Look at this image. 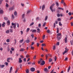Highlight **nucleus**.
Segmentation results:
<instances>
[{
    "label": "nucleus",
    "mask_w": 73,
    "mask_h": 73,
    "mask_svg": "<svg viewBox=\"0 0 73 73\" xmlns=\"http://www.w3.org/2000/svg\"><path fill=\"white\" fill-rule=\"evenodd\" d=\"M71 26H73V23L71 22Z\"/></svg>",
    "instance_id": "774afa93"
},
{
    "label": "nucleus",
    "mask_w": 73,
    "mask_h": 73,
    "mask_svg": "<svg viewBox=\"0 0 73 73\" xmlns=\"http://www.w3.org/2000/svg\"><path fill=\"white\" fill-rule=\"evenodd\" d=\"M68 14L70 15H72V13H71L70 12H69V13H68Z\"/></svg>",
    "instance_id": "338daca9"
},
{
    "label": "nucleus",
    "mask_w": 73,
    "mask_h": 73,
    "mask_svg": "<svg viewBox=\"0 0 73 73\" xmlns=\"http://www.w3.org/2000/svg\"><path fill=\"white\" fill-rule=\"evenodd\" d=\"M24 51H25V49L24 48H21L20 50V51L21 52H24Z\"/></svg>",
    "instance_id": "1a4fd4ad"
},
{
    "label": "nucleus",
    "mask_w": 73,
    "mask_h": 73,
    "mask_svg": "<svg viewBox=\"0 0 73 73\" xmlns=\"http://www.w3.org/2000/svg\"><path fill=\"white\" fill-rule=\"evenodd\" d=\"M11 24L13 26L14 25V26H13V28L14 29H15V28H16V25H17V23H12Z\"/></svg>",
    "instance_id": "f03ea898"
},
{
    "label": "nucleus",
    "mask_w": 73,
    "mask_h": 73,
    "mask_svg": "<svg viewBox=\"0 0 73 73\" xmlns=\"http://www.w3.org/2000/svg\"><path fill=\"white\" fill-rule=\"evenodd\" d=\"M66 52H67V51L66 50H65V51H64V52L63 53V54H65V53H66Z\"/></svg>",
    "instance_id": "8fccbe9b"
},
{
    "label": "nucleus",
    "mask_w": 73,
    "mask_h": 73,
    "mask_svg": "<svg viewBox=\"0 0 73 73\" xmlns=\"http://www.w3.org/2000/svg\"><path fill=\"white\" fill-rule=\"evenodd\" d=\"M57 16L58 17L60 16V15L59 13H58L57 14Z\"/></svg>",
    "instance_id": "09e8293b"
},
{
    "label": "nucleus",
    "mask_w": 73,
    "mask_h": 73,
    "mask_svg": "<svg viewBox=\"0 0 73 73\" xmlns=\"http://www.w3.org/2000/svg\"><path fill=\"white\" fill-rule=\"evenodd\" d=\"M30 31L31 32H32L33 33L35 32V33H36V30H33V29H32Z\"/></svg>",
    "instance_id": "20e7f679"
},
{
    "label": "nucleus",
    "mask_w": 73,
    "mask_h": 73,
    "mask_svg": "<svg viewBox=\"0 0 73 73\" xmlns=\"http://www.w3.org/2000/svg\"><path fill=\"white\" fill-rule=\"evenodd\" d=\"M3 0H0V5H1V4L2 2H3Z\"/></svg>",
    "instance_id": "58836bf2"
},
{
    "label": "nucleus",
    "mask_w": 73,
    "mask_h": 73,
    "mask_svg": "<svg viewBox=\"0 0 73 73\" xmlns=\"http://www.w3.org/2000/svg\"><path fill=\"white\" fill-rule=\"evenodd\" d=\"M10 31L11 32H13V29H11Z\"/></svg>",
    "instance_id": "c03bdc74"
},
{
    "label": "nucleus",
    "mask_w": 73,
    "mask_h": 73,
    "mask_svg": "<svg viewBox=\"0 0 73 73\" xmlns=\"http://www.w3.org/2000/svg\"><path fill=\"white\" fill-rule=\"evenodd\" d=\"M37 33H39L40 32V29L38 28L37 29Z\"/></svg>",
    "instance_id": "dca6fc26"
},
{
    "label": "nucleus",
    "mask_w": 73,
    "mask_h": 73,
    "mask_svg": "<svg viewBox=\"0 0 73 73\" xmlns=\"http://www.w3.org/2000/svg\"><path fill=\"white\" fill-rule=\"evenodd\" d=\"M6 7L7 8H8V7H9V5H8V4H7V3H6Z\"/></svg>",
    "instance_id": "c9c22d12"
},
{
    "label": "nucleus",
    "mask_w": 73,
    "mask_h": 73,
    "mask_svg": "<svg viewBox=\"0 0 73 73\" xmlns=\"http://www.w3.org/2000/svg\"><path fill=\"white\" fill-rule=\"evenodd\" d=\"M40 62H43V61L42 60V58H40Z\"/></svg>",
    "instance_id": "4d7b16f0"
},
{
    "label": "nucleus",
    "mask_w": 73,
    "mask_h": 73,
    "mask_svg": "<svg viewBox=\"0 0 73 73\" xmlns=\"http://www.w3.org/2000/svg\"><path fill=\"white\" fill-rule=\"evenodd\" d=\"M14 9V7H11L9 9V11H12V10H13Z\"/></svg>",
    "instance_id": "9b49d317"
},
{
    "label": "nucleus",
    "mask_w": 73,
    "mask_h": 73,
    "mask_svg": "<svg viewBox=\"0 0 73 73\" xmlns=\"http://www.w3.org/2000/svg\"><path fill=\"white\" fill-rule=\"evenodd\" d=\"M55 49H56V46L54 45L53 46V49L54 50H55Z\"/></svg>",
    "instance_id": "49530a36"
},
{
    "label": "nucleus",
    "mask_w": 73,
    "mask_h": 73,
    "mask_svg": "<svg viewBox=\"0 0 73 73\" xmlns=\"http://www.w3.org/2000/svg\"><path fill=\"white\" fill-rule=\"evenodd\" d=\"M59 26H62V24L61 23V22H59Z\"/></svg>",
    "instance_id": "c756f323"
},
{
    "label": "nucleus",
    "mask_w": 73,
    "mask_h": 73,
    "mask_svg": "<svg viewBox=\"0 0 73 73\" xmlns=\"http://www.w3.org/2000/svg\"><path fill=\"white\" fill-rule=\"evenodd\" d=\"M7 24L8 25H9L10 24V21L9 20H8L7 21Z\"/></svg>",
    "instance_id": "9d476101"
},
{
    "label": "nucleus",
    "mask_w": 73,
    "mask_h": 73,
    "mask_svg": "<svg viewBox=\"0 0 73 73\" xmlns=\"http://www.w3.org/2000/svg\"><path fill=\"white\" fill-rule=\"evenodd\" d=\"M23 41H24L23 39L19 41V42H20V43H21V42H23Z\"/></svg>",
    "instance_id": "473e14b6"
},
{
    "label": "nucleus",
    "mask_w": 73,
    "mask_h": 73,
    "mask_svg": "<svg viewBox=\"0 0 73 73\" xmlns=\"http://www.w3.org/2000/svg\"><path fill=\"white\" fill-rule=\"evenodd\" d=\"M12 66L10 68L9 73H11L12 72Z\"/></svg>",
    "instance_id": "a211bd4d"
},
{
    "label": "nucleus",
    "mask_w": 73,
    "mask_h": 73,
    "mask_svg": "<svg viewBox=\"0 0 73 73\" xmlns=\"http://www.w3.org/2000/svg\"><path fill=\"white\" fill-rule=\"evenodd\" d=\"M25 15V14H23L22 15V18H24V16Z\"/></svg>",
    "instance_id": "0e129e2a"
},
{
    "label": "nucleus",
    "mask_w": 73,
    "mask_h": 73,
    "mask_svg": "<svg viewBox=\"0 0 73 73\" xmlns=\"http://www.w3.org/2000/svg\"><path fill=\"white\" fill-rule=\"evenodd\" d=\"M55 4H56V5H57V7H58V5H59V4L58 3V2H56Z\"/></svg>",
    "instance_id": "cd10ccee"
},
{
    "label": "nucleus",
    "mask_w": 73,
    "mask_h": 73,
    "mask_svg": "<svg viewBox=\"0 0 73 73\" xmlns=\"http://www.w3.org/2000/svg\"><path fill=\"white\" fill-rule=\"evenodd\" d=\"M34 44H35V43L33 42H32L31 44V46H33Z\"/></svg>",
    "instance_id": "6e6d98bb"
},
{
    "label": "nucleus",
    "mask_w": 73,
    "mask_h": 73,
    "mask_svg": "<svg viewBox=\"0 0 73 73\" xmlns=\"http://www.w3.org/2000/svg\"><path fill=\"white\" fill-rule=\"evenodd\" d=\"M44 71H45V72H46L47 73L48 72V69H47L46 68H44Z\"/></svg>",
    "instance_id": "6e6552de"
},
{
    "label": "nucleus",
    "mask_w": 73,
    "mask_h": 73,
    "mask_svg": "<svg viewBox=\"0 0 73 73\" xmlns=\"http://www.w3.org/2000/svg\"><path fill=\"white\" fill-rule=\"evenodd\" d=\"M41 24L40 23L38 25V28H40V27H41Z\"/></svg>",
    "instance_id": "3c124183"
},
{
    "label": "nucleus",
    "mask_w": 73,
    "mask_h": 73,
    "mask_svg": "<svg viewBox=\"0 0 73 73\" xmlns=\"http://www.w3.org/2000/svg\"><path fill=\"white\" fill-rule=\"evenodd\" d=\"M70 70V66H69V67L68 68V72H69V70Z\"/></svg>",
    "instance_id": "412c9836"
},
{
    "label": "nucleus",
    "mask_w": 73,
    "mask_h": 73,
    "mask_svg": "<svg viewBox=\"0 0 73 73\" xmlns=\"http://www.w3.org/2000/svg\"><path fill=\"white\" fill-rule=\"evenodd\" d=\"M54 59V61H56V60H57V58H56V56H55Z\"/></svg>",
    "instance_id": "a19ab883"
},
{
    "label": "nucleus",
    "mask_w": 73,
    "mask_h": 73,
    "mask_svg": "<svg viewBox=\"0 0 73 73\" xmlns=\"http://www.w3.org/2000/svg\"><path fill=\"white\" fill-rule=\"evenodd\" d=\"M47 19H48V16H46L45 17V21H46V20H47Z\"/></svg>",
    "instance_id": "4c0bfd02"
},
{
    "label": "nucleus",
    "mask_w": 73,
    "mask_h": 73,
    "mask_svg": "<svg viewBox=\"0 0 73 73\" xmlns=\"http://www.w3.org/2000/svg\"><path fill=\"white\" fill-rule=\"evenodd\" d=\"M57 37H60V36H61V33H59L57 34Z\"/></svg>",
    "instance_id": "393cba45"
},
{
    "label": "nucleus",
    "mask_w": 73,
    "mask_h": 73,
    "mask_svg": "<svg viewBox=\"0 0 73 73\" xmlns=\"http://www.w3.org/2000/svg\"><path fill=\"white\" fill-rule=\"evenodd\" d=\"M26 57H27V58H28V57H30V56H29V55H27L26 56Z\"/></svg>",
    "instance_id": "a18cd8bd"
},
{
    "label": "nucleus",
    "mask_w": 73,
    "mask_h": 73,
    "mask_svg": "<svg viewBox=\"0 0 73 73\" xmlns=\"http://www.w3.org/2000/svg\"><path fill=\"white\" fill-rule=\"evenodd\" d=\"M1 9L0 8V14H2V13H4V11H3V10H1Z\"/></svg>",
    "instance_id": "0eeeda50"
},
{
    "label": "nucleus",
    "mask_w": 73,
    "mask_h": 73,
    "mask_svg": "<svg viewBox=\"0 0 73 73\" xmlns=\"http://www.w3.org/2000/svg\"><path fill=\"white\" fill-rule=\"evenodd\" d=\"M39 45H40V44H39V43H37V46H38V47L39 46Z\"/></svg>",
    "instance_id": "bf43d9fd"
},
{
    "label": "nucleus",
    "mask_w": 73,
    "mask_h": 73,
    "mask_svg": "<svg viewBox=\"0 0 73 73\" xmlns=\"http://www.w3.org/2000/svg\"><path fill=\"white\" fill-rule=\"evenodd\" d=\"M11 58H7V62H10V61H9V60H11Z\"/></svg>",
    "instance_id": "423d86ee"
},
{
    "label": "nucleus",
    "mask_w": 73,
    "mask_h": 73,
    "mask_svg": "<svg viewBox=\"0 0 73 73\" xmlns=\"http://www.w3.org/2000/svg\"><path fill=\"white\" fill-rule=\"evenodd\" d=\"M64 41H65V43H66V42H67V41H68V39H67V37H66L65 38V39H64Z\"/></svg>",
    "instance_id": "ddd939ff"
},
{
    "label": "nucleus",
    "mask_w": 73,
    "mask_h": 73,
    "mask_svg": "<svg viewBox=\"0 0 73 73\" xmlns=\"http://www.w3.org/2000/svg\"><path fill=\"white\" fill-rule=\"evenodd\" d=\"M31 49L32 50H33V49H35V47H34L33 46H31Z\"/></svg>",
    "instance_id": "bb28decb"
},
{
    "label": "nucleus",
    "mask_w": 73,
    "mask_h": 73,
    "mask_svg": "<svg viewBox=\"0 0 73 73\" xmlns=\"http://www.w3.org/2000/svg\"><path fill=\"white\" fill-rule=\"evenodd\" d=\"M57 38H58V40H60L61 39L60 36H59V37L57 36Z\"/></svg>",
    "instance_id": "b1692460"
},
{
    "label": "nucleus",
    "mask_w": 73,
    "mask_h": 73,
    "mask_svg": "<svg viewBox=\"0 0 73 73\" xmlns=\"http://www.w3.org/2000/svg\"><path fill=\"white\" fill-rule=\"evenodd\" d=\"M31 36L32 37V38H33V37H34V35L32 34Z\"/></svg>",
    "instance_id": "e2e57ef3"
},
{
    "label": "nucleus",
    "mask_w": 73,
    "mask_h": 73,
    "mask_svg": "<svg viewBox=\"0 0 73 73\" xmlns=\"http://www.w3.org/2000/svg\"><path fill=\"white\" fill-rule=\"evenodd\" d=\"M47 33H50V31L49 30H47Z\"/></svg>",
    "instance_id": "13d9d810"
},
{
    "label": "nucleus",
    "mask_w": 73,
    "mask_h": 73,
    "mask_svg": "<svg viewBox=\"0 0 73 73\" xmlns=\"http://www.w3.org/2000/svg\"><path fill=\"white\" fill-rule=\"evenodd\" d=\"M14 15L15 16H16L17 15V12L15 11L14 13Z\"/></svg>",
    "instance_id": "ea45409f"
},
{
    "label": "nucleus",
    "mask_w": 73,
    "mask_h": 73,
    "mask_svg": "<svg viewBox=\"0 0 73 73\" xmlns=\"http://www.w3.org/2000/svg\"><path fill=\"white\" fill-rule=\"evenodd\" d=\"M58 21H61V18H58V19H57Z\"/></svg>",
    "instance_id": "de8ad7c7"
},
{
    "label": "nucleus",
    "mask_w": 73,
    "mask_h": 73,
    "mask_svg": "<svg viewBox=\"0 0 73 73\" xmlns=\"http://www.w3.org/2000/svg\"><path fill=\"white\" fill-rule=\"evenodd\" d=\"M54 5H55L54 3H53L52 5L50 7V9L51 10V11L52 12H53V11H54V10L52 9V8H53V6H54Z\"/></svg>",
    "instance_id": "f257e3e1"
},
{
    "label": "nucleus",
    "mask_w": 73,
    "mask_h": 73,
    "mask_svg": "<svg viewBox=\"0 0 73 73\" xmlns=\"http://www.w3.org/2000/svg\"><path fill=\"white\" fill-rule=\"evenodd\" d=\"M26 72L27 73H29V70H28V69H27L26 70Z\"/></svg>",
    "instance_id": "aec40b11"
},
{
    "label": "nucleus",
    "mask_w": 73,
    "mask_h": 73,
    "mask_svg": "<svg viewBox=\"0 0 73 73\" xmlns=\"http://www.w3.org/2000/svg\"><path fill=\"white\" fill-rule=\"evenodd\" d=\"M45 61H43L40 64V65L42 66L43 65H45Z\"/></svg>",
    "instance_id": "39448f33"
},
{
    "label": "nucleus",
    "mask_w": 73,
    "mask_h": 73,
    "mask_svg": "<svg viewBox=\"0 0 73 73\" xmlns=\"http://www.w3.org/2000/svg\"><path fill=\"white\" fill-rule=\"evenodd\" d=\"M30 70L31 72H35V68L33 67L31 68Z\"/></svg>",
    "instance_id": "7ed1b4c3"
},
{
    "label": "nucleus",
    "mask_w": 73,
    "mask_h": 73,
    "mask_svg": "<svg viewBox=\"0 0 73 73\" xmlns=\"http://www.w3.org/2000/svg\"><path fill=\"white\" fill-rule=\"evenodd\" d=\"M52 59L50 58L49 59V62H52Z\"/></svg>",
    "instance_id": "f704fd0d"
},
{
    "label": "nucleus",
    "mask_w": 73,
    "mask_h": 73,
    "mask_svg": "<svg viewBox=\"0 0 73 73\" xmlns=\"http://www.w3.org/2000/svg\"><path fill=\"white\" fill-rule=\"evenodd\" d=\"M49 56V54H46L45 56H46V60H47V58H48V56Z\"/></svg>",
    "instance_id": "f3484780"
},
{
    "label": "nucleus",
    "mask_w": 73,
    "mask_h": 73,
    "mask_svg": "<svg viewBox=\"0 0 73 73\" xmlns=\"http://www.w3.org/2000/svg\"><path fill=\"white\" fill-rule=\"evenodd\" d=\"M31 11L29 10L27 11V14H28V13H30V12Z\"/></svg>",
    "instance_id": "5fc2aeb1"
},
{
    "label": "nucleus",
    "mask_w": 73,
    "mask_h": 73,
    "mask_svg": "<svg viewBox=\"0 0 73 73\" xmlns=\"http://www.w3.org/2000/svg\"><path fill=\"white\" fill-rule=\"evenodd\" d=\"M4 66H5V65H2L1 66V69H3V68Z\"/></svg>",
    "instance_id": "a878e982"
},
{
    "label": "nucleus",
    "mask_w": 73,
    "mask_h": 73,
    "mask_svg": "<svg viewBox=\"0 0 73 73\" xmlns=\"http://www.w3.org/2000/svg\"><path fill=\"white\" fill-rule=\"evenodd\" d=\"M42 38H43V40H44V39H45V35H43Z\"/></svg>",
    "instance_id": "79ce46f5"
},
{
    "label": "nucleus",
    "mask_w": 73,
    "mask_h": 73,
    "mask_svg": "<svg viewBox=\"0 0 73 73\" xmlns=\"http://www.w3.org/2000/svg\"><path fill=\"white\" fill-rule=\"evenodd\" d=\"M46 25V22H44L43 25V27H45Z\"/></svg>",
    "instance_id": "37998d69"
},
{
    "label": "nucleus",
    "mask_w": 73,
    "mask_h": 73,
    "mask_svg": "<svg viewBox=\"0 0 73 73\" xmlns=\"http://www.w3.org/2000/svg\"><path fill=\"white\" fill-rule=\"evenodd\" d=\"M73 17H71L69 19V20H72V19H73Z\"/></svg>",
    "instance_id": "052dcab7"
},
{
    "label": "nucleus",
    "mask_w": 73,
    "mask_h": 73,
    "mask_svg": "<svg viewBox=\"0 0 73 73\" xmlns=\"http://www.w3.org/2000/svg\"><path fill=\"white\" fill-rule=\"evenodd\" d=\"M57 31H56V33H58V32H59V29L58 28H57Z\"/></svg>",
    "instance_id": "4be33fe9"
},
{
    "label": "nucleus",
    "mask_w": 73,
    "mask_h": 73,
    "mask_svg": "<svg viewBox=\"0 0 73 73\" xmlns=\"http://www.w3.org/2000/svg\"><path fill=\"white\" fill-rule=\"evenodd\" d=\"M33 24H34V22L32 23L30 25V27H31V26H32V25H33Z\"/></svg>",
    "instance_id": "2f4dec72"
},
{
    "label": "nucleus",
    "mask_w": 73,
    "mask_h": 73,
    "mask_svg": "<svg viewBox=\"0 0 73 73\" xmlns=\"http://www.w3.org/2000/svg\"><path fill=\"white\" fill-rule=\"evenodd\" d=\"M12 19H14V18H15V16L13 14L12 15Z\"/></svg>",
    "instance_id": "72a5a7b5"
},
{
    "label": "nucleus",
    "mask_w": 73,
    "mask_h": 73,
    "mask_svg": "<svg viewBox=\"0 0 73 73\" xmlns=\"http://www.w3.org/2000/svg\"><path fill=\"white\" fill-rule=\"evenodd\" d=\"M6 41L7 42H9V41H10L9 39H7V40H6Z\"/></svg>",
    "instance_id": "864d4df0"
},
{
    "label": "nucleus",
    "mask_w": 73,
    "mask_h": 73,
    "mask_svg": "<svg viewBox=\"0 0 73 73\" xmlns=\"http://www.w3.org/2000/svg\"><path fill=\"white\" fill-rule=\"evenodd\" d=\"M50 68H51V66H50L48 67V69H50Z\"/></svg>",
    "instance_id": "680f3d73"
},
{
    "label": "nucleus",
    "mask_w": 73,
    "mask_h": 73,
    "mask_svg": "<svg viewBox=\"0 0 73 73\" xmlns=\"http://www.w3.org/2000/svg\"><path fill=\"white\" fill-rule=\"evenodd\" d=\"M19 62L20 63H21V62H22V60H21V59L20 58H19Z\"/></svg>",
    "instance_id": "6ab92c4d"
},
{
    "label": "nucleus",
    "mask_w": 73,
    "mask_h": 73,
    "mask_svg": "<svg viewBox=\"0 0 73 73\" xmlns=\"http://www.w3.org/2000/svg\"><path fill=\"white\" fill-rule=\"evenodd\" d=\"M36 20L37 21V20H39V18H38V17H37L36 18Z\"/></svg>",
    "instance_id": "69168bd1"
},
{
    "label": "nucleus",
    "mask_w": 73,
    "mask_h": 73,
    "mask_svg": "<svg viewBox=\"0 0 73 73\" xmlns=\"http://www.w3.org/2000/svg\"><path fill=\"white\" fill-rule=\"evenodd\" d=\"M45 5H42V11H43V10H44V9H45Z\"/></svg>",
    "instance_id": "f8f14e48"
},
{
    "label": "nucleus",
    "mask_w": 73,
    "mask_h": 73,
    "mask_svg": "<svg viewBox=\"0 0 73 73\" xmlns=\"http://www.w3.org/2000/svg\"><path fill=\"white\" fill-rule=\"evenodd\" d=\"M29 30H30V29H29V28H28L27 29V32H29Z\"/></svg>",
    "instance_id": "c85d7f7f"
},
{
    "label": "nucleus",
    "mask_w": 73,
    "mask_h": 73,
    "mask_svg": "<svg viewBox=\"0 0 73 73\" xmlns=\"http://www.w3.org/2000/svg\"><path fill=\"white\" fill-rule=\"evenodd\" d=\"M26 42L27 43H29L30 42V40H26Z\"/></svg>",
    "instance_id": "4468645a"
},
{
    "label": "nucleus",
    "mask_w": 73,
    "mask_h": 73,
    "mask_svg": "<svg viewBox=\"0 0 73 73\" xmlns=\"http://www.w3.org/2000/svg\"><path fill=\"white\" fill-rule=\"evenodd\" d=\"M6 33H9V30H7L6 31Z\"/></svg>",
    "instance_id": "e433bc0d"
},
{
    "label": "nucleus",
    "mask_w": 73,
    "mask_h": 73,
    "mask_svg": "<svg viewBox=\"0 0 73 73\" xmlns=\"http://www.w3.org/2000/svg\"><path fill=\"white\" fill-rule=\"evenodd\" d=\"M70 42L71 45H73V40H71Z\"/></svg>",
    "instance_id": "7c9ffc66"
},
{
    "label": "nucleus",
    "mask_w": 73,
    "mask_h": 73,
    "mask_svg": "<svg viewBox=\"0 0 73 73\" xmlns=\"http://www.w3.org/2000/svg\"><path fill=\"white\" fill-rule=\"evenodd\" d=\"M5 23L4 22L2 24V27H5Z\"/></svg>",
    "instance_id": "2eb2a0df"
},
{
    "label": "nucleus",
    "mask_w": 73,
    "mask_h": 73,
    "mask_svg": "<svg viewBox=\"0 0 73 73\" xmlns=\"http://www.w3.org/2000/svg\"><path fill=\"white\" fill-rule=\"evenodd\" d=\"M53 27L54 28H55V27H56V24L55 23H54Z\"/></svg>",
    "instance_id": "603ef678"
},
{
    "label": "nucleus",
    "mask_w": 73,
    "mask_h": 73,
    "mask_svg": "<svg viewBox=\"0 0 73 73\" xmlns=\"http://www.w3.org/2000/svg\"><path fill=\"white\" fill-rule=\"evenodd\" d=\"M4 19L5 20H8V19L7 17H4Z\"/></svg>",
    "instance_id": "5701e85b"
}]
</instances>
